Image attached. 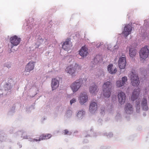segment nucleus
<instances>
[{
  "instance_id": "1",
  "label": "nucleus",
  "mask_w": 149,
  "mask_h": 149,
  "mask_svg": "<svg viewBox=\"0 0 149 149\" xmlns=\"http://www.w3.org/2000/svg\"><path fill=\"white\" fill-rule=\"evenodd\" d=\"M78 100L80 104H84L88 101V97L87 93L84 92L80 93L78 95Z\"/></svg>"
},
{
  "instance_id": "2",
  "label": "nucleus",
  "mask_w": 149,
  "mask_h": 149,
  "mask_svg": "<svg viewBox=\"0 0 149 149\" xmlns=\"http://www.w3.org/2000/svg\"><path fill=\"white\" fill-rule=\"evenodd\" d=\"M141 60H145L148 57L149 54V50L148 47L145 46L141 48L139 53Z\"/></svg>"
},
{
  "instance_id": "3",
  "label": "nucleus",
  "mask_w": 149,
  "mask_h": 149,
  "mask_svg": "<svg viewBox=\"0 0 149 149\" xmlns=\"http://www.w3.org/2000/svg\"><path fill=\"white\" fill-rule=\"evenodd\" d=\"M131 83L132 85L134 86H138L140 83L139 78L138 75L135 71H133L130 73Z\"/></svg>"
},
{
  "instance_id": "4",
  "label": "nucleus",
  "mask_w": 149,
  "mask_h": 149,
  "mask_svg": "<svg viewBox=\"0 0 149 149\" xmlns=\"http://www.w3.org/2000/svg\"><path fill=\"white\" fill-rule=\"evenodd\" d=\"M82 85L81 80L78 79L70 85V87L74 93L77 91Z\"/></svg>"
},
{
  "instance_id": "5",
  "label": "nucleus",
  "mask_w": 149,
  "mask_h": 149,
  "mask_svg": "<svg viewBox=\"0 0 149 149\" xmlns=\"http://www.w3.org/2000/svg\"><path fill=\"white\" fill-rule=\"evenodd\" d=\"M10 42L12 45L11 46V48H12L14 46L18 45L21 41V38L16 35H14L11 37L10 39Z\"/></svg>"
},
{
  "instance_id": "6",
  "label": "nucleus",
  "mask_w": 149,
  "mask_h": 149,
  "mask_svg": "<svg viewBox=\"0 0 149 149\" xmlns=\"http://www.w3.org/2000/svg\"><path fill=\"white\" fill-rule=\"evenodd\" d=\"M79 67L75 66L73 67L72 66H68L65 69V71L69 73L71 76H73L75 75L77 70Z\"/></svg>"
},
{
  "instance_id": "7",
  "label": "nucleus",
  "mask_w": 149,
  "mask_h": 149,
  "mask_svg": "<svg viewBox=\"0 0 149 149\" xmlns=\"http://www.w3.org/2000/svg\"><path fill=\"white\" fill-rule=\"evenodd\" d=\"M127 80V78L126 76L122 77L121 80H118L116 81V85L117 88H120L124 86Z\"/></svg>"
},
{
  "instance_id": "8",
  "label": "nucleus",
  "mask_w": 149,
  "mask_h": 149,
  "mask_svg": "<svg viewBox=\"0 0 149 149\" xmlns=\"http://www.w3.org/2000/svg\"><path fill=\"white\" fill-rule=\"evenodd\" d=\"M118 102L121 104H123L125 102L126 99V95L122 91L119 92L118 94Z\"/></svg>"
},
{
  "instance_id": "9",
  "label": "nucleus",
  "mask_w": 149,
  "mask_h": 149,
  "mask_svg": "<svg viewBox=\"0 0 149 149\" xmlns=\"http://www.w3.org/2000/svg\"><path fill=\"white\" fill-rule=\"evenodd\" d=\"M70 38H67L66 41L63 43L62 45V48L65 50H68L72 47V43L70 44Z\"/></svg>"
},
{
  "instance_id": "10",
  "label": "nucleus",
  "mask_w": 149,
  "mask_h": 149,
  "mask_svg": "<svg viewBox=\"0 0 149 149\" xmlns=\"http://www.w3.org/2000/svg\"><path fill=\"white\" fill-rule=\"evenodd\" d=\"M59 81L56 79L54 78L52 79L51 82V87L53 91L56 90L59 86Z\"/></svg>"
},
{
  "instance_id": "11",
  "label": "nucleus",
  "mask_w": 149,
  "mask_h": 149,
  "mask_svg": "<svg viewBox=\"0 0 149 149\" xmlns=\"http://www.w3.org/2000/svg\"><path fill=\"white\" fill-rule=\"evenodd\" d=\"M132 26L130 25H126L124 29V30L123 33L125 37H127L129 34L131 33L132 30Z\"/></svg>"
},
{
  "instance_id": "12",
  "label": "nucleus",
  "mask_w": 149,
  "mask_h": 149,
  "mask_svg": "<svg viewBox=\"0 0 149 149\" xmlns=\"http://www.w3.org/2000/svg\"><path fill=\"white\" fill-rule=\"evenodd\" d=\"M140 89L139 88L135 89L134 90L131 97V99L132 101H134L138 98L140 94Z\"/></svg>"
},
{
  "instance_id": "13",
  "label": "nucleus",
  "mask_w": 149,
  "mask_h": 149,
  "mask_svg": "<svg viewBox=\"0 0 149 149\" xmlns=\"http://www.w3.org/2000/svg\"><path fill=\"white\" fill-rule=\"evenodd\" d=\"M125 112L127 114H131L133 111V109L132 105L129 103L126 104L125 108Z\"/></svg>"
},
{
  "instance_id": "14",
  "label": "nucleus",
  "mask_w": 149,
  "mask_h": 149,
  "mask_svg": "<svg viewBox=\"0 0 149 149\" xmlns=\"http://www.w3.org/2000/svg\"><path fill=\"white\" fill-rule=\"evenodd\" d=\"M97 109V105L96 102H92L90 105L89 111L90 112L93 113L95 112Z\"/></svg>"
},
{
  "instance_id": "15",
  "label": "nucleus",
  "mask_w": 149,
  "mask_h": 149,
  "mask_svg": "<svg viewBox=\"0 0 149 149\" xmlns=\"http://www.w3.org/2000/svg\"><path fill=\"white\" fill-rule=\"evenodd\" d=\"M98 90L97 86L95 84L91 86L89 88L90 93L93 95H96L97 93Z\"/></svg>"
},
{
  "instance_id": "16",
  "label": "nucleus",
  "mask_w": 149,
  "mask_h": 149,
  "mask_svg": "<svg viewBox=\"0 0 149 149\" xmlns=\"http://www.w3.org/2000/svg\"><path fill=\"white\" fill-rule=\"evenodd\" d=\"M88 49L85 46L83 47L79 51L80 55L82 57L86 56L88 54Z\"/></svg>"
},
{
  "instance_id": "17",
  "label": "nucleus",
  "mask_w": 149,
  "mask_h": 149,
  "mask_svg": "<svg viewBox=\"0 0 149 149\" xmlns=\"http://www.w3.org/2000/svg\"><path fill=\"white\" fill-rule=\"evenodd\" d=\"M51 136V135L50 134H48L47 135H42L41 136L39 139L38 140L37 139H30L29 140L31 141H40L41 140H42L43 139H47L49 138Z\"/></svg>"
},
{
  "instance_id": "18",
  "label": "nucleus",
  "mask_w": 149,
  "mask_h": 149,
  "mask_svg": "<svg viewBox=\"0 0 149 149\" xmlns=\"http://www.w3.org/2000/svg\"><path fill=\"white\" fill-rule=\"evenodd\" d=\"M112 87V84L109 81L105 82L102 86V89L111 90Z\"/></svg>"
},
{
  "instance_id": "19",
  "label": "nucleus",
  "mask_w": 149,
  "mask_h": 149,
  "mask_svg": "<svg viewBox=\"0 0 149 149\" xmlns=\"http://www.w3.org/2000/svg\"><path fill=\"white\" fill-rule=\"evenodd\" d=\"M120 57L118 61V65H126L127 63L126 59L125 56Z\"/></svg>"
},
{
  "instance_id": "20",
  "label": "nucleus",
  "mask_w": 149,
  "mask_h": 149,
  "mask_svg": "<svg viewBox=\"0 0 149 149\" xmlns=\"http://www.w3.org/2000/svg\"><path fill=\"white\" fill-rule=\"evenodd\" d=\"M136 51L135 48L131 46L130 47L129 54L130 56L132 58L134 57L136 54Z\"/></svg>"
},
{
  "instance_id": "21",
  "label": "nucleus",
  "mask_w": 149,
  "mask_h": 149,
  "mask_svg": "<svg viewBox=\"0 0 149 149\" xmlns=\"http://www.w3.org/2000/svg\"><path fill=\"white\" fill-rule=\"evenodd\" d=\"M108 70L109 72L111 74H115L117 71L116 68L113 66H108Z\"/></svg>"
},
{
  "instance_id": "22",
  "label": "nucleus",
  "mask_w": 149,
  "mask_h": 149,
  "mask_svg": "<svg viewBox=\"0 0 149 149\" xmlns=\"http://www.w3.org/2000/svg\"><path fill=\"white\" fill-rule=\"evenodd\" d=\"M141 105L143 110L147 111L148 109L146 98H143L141 102Z\"/></svg>"
},
{
  "instance_id": "23",
  "label": "nucleus",
  "mask_w": 149,
  "mask_h": 149,
  "mask_svg": "<svg viewBox=\"0 0 149 149\" xmlns=\"http://www.w3.org/2000/svg\"><path fill=\"white\" fill-rule=\"evenodd\" d=\"M103 90V95L105 98H108L110 96L111 93V90Z\"/></svg>"
},
{
  "instance_id": "24",
  "label": "nucleus",
  "mask_w": 149,
  "mask_h": 149,
  "mask_svg": "<svg viewBox=\"0 0 149 149\" xmlns=\"http://www.w3.org/2000/svg\"><path fill=\"white\" fill-rule=\"evenodd\" d=\"M85 114V112L84 111H79L77 114V116L78 118L81 119L82 118Z\"/></svg>"
},
{
  "instance_id": "25",
  "label": "nucleus",
  "mask_w": 149,
  "mask_h": 149,
  "mask_svg": "<svg viewBox=\"0 0 149 149\" xmlns=\"http://www.w3.org/2000/svg\"><path fill=\"white\" fill-rule=\"evenodd\" d=\"M34 69L33 66H26L25 70L26 72H30L33 70Z\"/></svg>"
},
{
  "instance_id": "26",
  "label": "nucleus",
  "mask_w": 149,
  "mask_h": 149,
  "mask_svg": "<svg viewBox=\"0 0 149 149\" xmlns=\"http://www.w3.org/2000/svg\"><path fill=\"white\" fill-rule=\"evenodd\" d=\"M77 99L76 98H72L71 100L70 101V104L72 105V104L75 103L77 102Z\"/></svg>"
},
{
  "instance_id": "27",
  "label": "nucleus",
  "mask_w": 149,
  "mask_h": 149,
  "mask_svg": "<svg viewBox=\"0 0 149 149\" xmlns=\"http://www.w3.org/2000/svg\"><path fill=\"white\" fill-rule=\"evenodd\" d=\"M72 111H71L69 110H68L66 112V115L68 117H70L72 115Z\"/></svg>"
},
{
  "instance_id": "28",
  "label": "nucleus",
  "mask_w": 149,
  "mask_h": 149,
  "mask_svg": "<svg viewBox=\"0 0 149 149\" xmlns=\"http://www.w3.org/2000/svg\"><path fill=\"white\" fill-rule=\"evenodd\" d=\"M119 68L121 70H122L125 69V66H119Z\"/></svg>"
},
{
  "instance_id": "29",
  "label": "nucleus",
  "mask_w": 149,
  "mask_h": 149,
  "mask_svg": "<svg viewBox=\"0 0 149 149\" xmlns=\"http://www.w3.org/2000/svg\"><path fill=\"white\" fill-rule=\"evenodd\" d=\"M34 63H35L34 62H30L27 65H31V64H32V65H34Z\"/></svg>"
},
{
  "instance_id": "30",
  "label": "nucleus",
  "mask_w": 149,
  "mask_h": 149,
  "mask_svg": "<svg viewBox=\"0 0 149 149\" xmlns=\"http://www.w3.org/2000/svg\"><path fill=\"white\" fill-rule=\"evenodd\" d=\"M69 133V131L67 130H65V133H64L65 134H68Z\"/></svg>"
},
{
  "instance_id": "31",
  "label": "nucleus",
  "mask_w": 149,
  "mask_h": 149,
  "mask_svg": "<svg viewBox=\"0 0 149 149\" xmlns=\"http://www.w3.org/2000/svg\"><path fill=\"white\" fill-rule=\"evenodd\" d=\"M5 88H7V90H8V89H10V86H9V85H6L5 86Z\"/></svg>"
},
{
  "instance_id": "32",
  "label": "nucleus",
  "mask_w": 149,
  "mask_h": 149,
  "mask_svg": "<svg viewBox=\"0 0 149 149\" xmlns=\"http://www.w3.org/2000/svg\"><path fill=\"white\" fill-rule=\"evenodd\" d=\"M136 111L137 112H139V110L140 109V108L139 107V106H137V107L136 108Z\"/></svg>"
},
{
  "instance_id": "33",
  "label": "nucleus",
  "mask_w": 149,
  "mask_h": 149,
  "mask_svg": "<svg viewBox=\"0 0 149 149\" xmlns=\"http://www.w3.org/2000/svg\"><path fill=\"white\" fill-rule=\"evenodd\" d=\"M98 56H96V59L98 57Z\"/></svg>"
},
{
  "instance_id": "34",
  "label": "nucleus",
  "mask_w": 149,
  "mask_h": 149,
  "mask_svg": "<svg viewBox=\"0 0 149 149\" xmlns=\"http://www.w3.org/2000/svg\"><path fill=\"white\" fill-rule=\"evenodd\" d=\"M113 65L112 64H111V65Z\"/></svg>"
},
{
  "instance_id": "35",
  "label": "nucleus",
  "mask_w": 149,
  "mask_h": 149,
  "mask_svg": "<svg viewBox=\"0 0 149 149\" xmlns=\"http://www.w3.org/2000/svg\"><path fill=\"white\" fill-rule=\"evenodd\" d=\"M70 134H68V135H70Z\"/></svg>"
}]
</instances>
